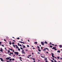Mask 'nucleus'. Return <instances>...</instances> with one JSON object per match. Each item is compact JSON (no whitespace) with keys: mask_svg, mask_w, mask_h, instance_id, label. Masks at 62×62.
Instances as JSON below:
<instances>
[{"mask_svg":"<svg viewBox=\"0 0 62 62\" xmlns=\"http://www.w3.org/2000/svg\"><path fill=\"white\" fill-rule=\"evenodd\" d=\"M41 57H42V58H44V57H45V55L44 54H41L40 55Z\"/></svg>","mask_w":62,"mask_h":62,"instance_id":"1","label":"nucleus"},{"mask_svg":"<svg viewBox=\"0 0 62 62\" xmlns=\"http://www.w3.org/2000/svg\"><path fill=\"white\" fill-rule=\"evenodd\" d=\"M14 53H15V54H16L17 55H18L19 54V53L18 52H15Z\"/></svg>","mask_w":62,"mask_h":62,"instance_id":"2","label":"nucleus"},{"mask_svg":"<svg viewBox=\"0 0 62 62\" xmlns=\"http://www.w3.org/2000/svg\"><path fill=\"white\" fill-rule=\"evenodd\" d=\"M0 52H2L3 51V49H2V48H0Z\"/></svg>","mask_w":62,"mask_h":62,"instance_id":"3","label":"nucleus"},{"mask_svg":"<svg viewBox=\"0 0 62 62\" xmlns=\"http://www.w3.org/2000/svg\"><path fill=\"white\" fill-rule=\"evenodd\" d=\"M19 42L20 43H23V44H26L25 43H24V42H23L19 41Z\"/></svg>","mask_w":62,"mask_h":62,"instance_id":"4","label":"nucleus"},{"mask_svg":"<svg viewBox=\"0 0 62 62\" xmlns=\"http://www.w3.org/2000/svg\"><path fill=\"white\" fill-rule=\"evenodd\" d=\"M52 57L54 58V54H53V53H52Z\"/></svg>","mask_w":62,"mask_h":62,"instance_id":"5","label":"nucleus"},{"mask_svg":"<svg viewBox=\"0 0 62 62\" xmlns=\"http://www.w3.org/2000/svg\"><path fill=\"white\" fill-rule=\"evenodd\" d=\"M41 43L42 45H44V42H41Z\"/></svg>","mask_w":62,"mask_h":62,"instance_id":"6","label":"nucleus"},{"mask_svg":"<svg viewBox=\"0 0 62 62\" xmlns=\"http://www.w3.org/2000/svg\"><path fill=\"white\" fill-rule=\"evenodd\" d=\"M1 43H2V42H0V46H3V47H4V46L3 45H1Z\"/></svg>","mask_w":62,"mask_h":62,"instance_id":"7","label":"nucleus"},{"mask_svg":"<svg viewBox=\"0 0 62 62\" xmlns=\"http://www.w3.org/2000/svg\"><path fill=\"white\" fill-rule=\"evenodd\" d=\"M0 59L1 61H3V59H2V58H0Z\"/></svg>","mask_w":62,"mask_h":62,"instance_id":"8","label":"nucleus"},{"mask_svg":"<svg viewBox=\"0 0 62 62\" xmlns=\"http://www.w3.org/2000/svg\"><path fill=\"white\" fill-rule=\"evenodd\" d=\"M16 47H16V49H17H17H18L19 47H18V46L17 45H16Z\"/></svg>","mask_w":62,"mask_h":62,"instance_id":"9","label":"nucleus"},{"mask_svg":"<svg viewBox=\"0 0 62 62\" xmlns=\"http://www.w3.org/2000/svg\"><path fill=\"white\" fill-rule=\"evenodd\" d=\"M59 47H60V48H62V45H59Z\"/></svg>","mask_w":62,"mask_h":62,"instance_id":"10","label":"nucleus"},{"mask_svg":"<svg viewBox=\"0 0 62 62\" xmlns=\"http://www.w3.org/2000/svg\"><path fill=\"white\" fill-rule=\"evenodd\" d=\"M37 47L38 48V49H40V48L39 47V46H37Z\"/></svg>","mask_w":62,"mask_h":62,"instance_id":"11","label":"nucleus"},{"mask_svg":"<svg viewBox=\"0 0 62 62\" xmlns=\"http://www.w3.org/2000/svg\"><path fill=\"white\" fill-rule=\"evenodd\" d=\"M9 59V58L8 57V58H6V59H8V60Z\"/></svg>","mask_w":62,"mask_h":62,"instance_id":"12","label":"nucleus"},{"mask_svg":"<svg viewBox=\"0 0 62 62\" xmlns=\"http://www.w3.org/2000/svg\"><path fill=\"white\" fill-rule=\"evenodd\" d=\"M9 42H10L9 43V44L10 45H11V41H9Z\"/></svg>","mask_w":62,"mask_h":62,"instance_id":"13","label":"nucleus"},{"mask_svg":"<svg viewBox=\"0 0 62 62\" xmlns=\"http://www.w3.org/2000/svg\"><path fill=\"white\" fill-rule=\"evenodd\" d=\"M23 48H25V46H23Z\"/></svg>","mask_w":62,"mask_h":62,"instance_id":"14","label":"nucleus"},{"mask_svg":"<svg viewBox=\"0 0 62 62\" xmlns=\"http://www.w3.org/2000/svg\"><path fill=\"white\" fill-rule=\"evenodd\" d=\"M12 60H13V61H14V60H15V59H14V58H12L11 59Z\"/></svg>","mask_w":62,"mask_h":62,"instance_id":"15","label":"nucleus"},{"mask_svg":"<svg viewBox=\"0 0 62 62\" xmlns=\"http://www.w3.org/2000/svg\"><path fill=\"white\" fill-rule=\"evenodd\" d=\"M38 43L37 42H35L34 43V44H37V43Z\"/></svg>","mask_w":62,"mask_h":62,"instance_id":"16","label":"nucleus"},{"mask_svg":"<svg viewBox=\"0 0 62 62\" xmlns=\"http://www.w3.org/2000/svg\"><path fill=\"white\" fill-rule=\"evenodd\" d=\"M9 53L10 54H12V55H13V53H11L10 52Z\"/></svg>","mask_w":62,"mask_h":62,"instance_id":"17","label":"nucleus"},{"mask_svg":"<svg viewBox=\"0 0 62 62\" xmlns=\"http://www.w3.org/2000/svg\"><path fill=\"white\" fill-rule=\"evenodd\" d=\"M57 52L58 53V52H59V53H60V50H59V51H57Z\"/></svg>","mask_w":62,"mask_h":62,"instance_id":"18","label":"nucleus"},{"mask_svg":"<svg viewBox=\"0 0 62 62\" xmlns=\"http://www.w3.org/2000/svg\"><path fill=\"white\" fill-rule=\"evenodd\" d=\"M44 59L45 60H47V58H45Z\"/></svg>","mask_w":62,"mask_h":62,"instance_id":"19","label":"nucleus"},{"mask_svg":"<svg viewBox=\"0 0 62 62\" xmlns=\"http://www.w3.org/2000/svg\"><path fill=\"white\" fill-rule=\"evenodd\" d=\"M13 46L14 47H15V46H16V45H13Z\"/></svg>","mask_w":62,"mask_h":62,"instance_id":"20","label":"nucleus"},{"mask_svg":"<svg viewBox=\"0 0 62 62\" xmlns=\"http://www.w3.org/2000/svg\"><path fill=\"white\" fill-rule=\"evenodd\" d=\"M38 51L39 52H40V51H41V50H40V49H38Z\"/></svg>","mask_w":62,"mask_h":62,"instance_id":"21","label":"nucleus"},{"mask_svg":"<svg viewBox=\"0 0 62 62\" xmlns=\"http://www.w3.org/2000/svg\"><path fill=\"white\" fill-rule=\"evenodd\" d=\"M50 48H52V47H53V46H50Z\"/></svg>","mask_w":62,"mask_h":62,"instance_id":"22","label":"nucleus"},{"mask_svg":"<svg viewBox=\"0 0 62 62\" xmlns=\"http://www.w3.org/2000/svg\"><path fill=\"white\" fill-rule=\"evenodd\" d=\"M9 50H11V51H12V48L9 49Z\"/></svg>","mask_w":62,"mask_h":62,"instance_id":"23","label":"nucleus"},{"mask_svg":"<svg viewBox=\"0 0 62 62\" xmlns=\"http://www.w3.org/2000/svg\"><path fill=\"white\" fill-rule=\"evenodd\" d=\"M8 53H10V50H8Z\"/></svg>","mask_w":62,"mask_h":62,"instance_id":"24","label":"nucleus"},{"mask_svg":"<svg viewBox=\"0 0 62 62\" xmlns=\"http://www.w3.org/2000/svg\"><path fill=\"white\" fill-rule=\"evenodd\" d=\"M20 48L21 49V50H23V48H22V47H20Z\"/></svg>","mask_w":62,"mask_h":62,"instance_id":"25","label":"nucleus"},{"mask_svg":"<svg viewBox=\"0 0 62 62\" xmlns=\"http://www.w3.org/2000/svg\"><path fill=\"white\" fill-rule=\"evenodd\" d=\"M55 49V48L54 47H53L52 48V49Z\"/></svg>","mask_w":62,"mask_h":62,"instance_id":"26","label":"nucleus"},{"mask_svg":"<svg viewBox=\"0 0 62 62\" xmlns=\"http://www.w3.org/2000/svg\"><path fill=\"white\" fill-rule=\"evenodd\" d=\"M50 45H52V43L51 42H50V43H49Z\"/></svg>","mask_w":62,"mask_h":62,"instance_id":"27","label":"nucleus"},{"mask_svg":"<svg viewBox=\"0 0 62 62\" xmlns=\"http://www.w3.org/2000/svg\"><path fill=\"white\" fill-rule=\"evenodd\" d=\"M18 51H20V49L19 48H18Z\"/></svg>","mask_w":62,"mask_h":62,"instance_id":"28","label":"nucleus"},{"mask_svg":"<svg viewBox=\"0 0 62 62\" xmlns=\"http://www.w3.org/2000/svg\"><path fill=\"white\" fill-rule=\"evenodd\" d=\"M14 42H13L12 43V44H14Z\"/></svg>","mask_w":62,"mask_h":62,"instance_id":"29","label":"nucleus"},{"mask_svg":"<svg viewBox=\"0 0 62 62\" xmlns=\"http://www.w3.org/2000/svg\"><path fill=\"white\" fill-rule=\"evenodd\" d=\"M32 59L33 60H35V59L34 58H32Z\"/></svg>","mask_w":62,"mask_h":62,"instance_id":"30","label":"nucleus"},{"mask_svg":"<svg viewBox=\"0 0 62 62\" xmlns=\"http://www.w3.org/2000/svg\"><path fill=\"white\" fill-rule=\"evenodd\" d=\"M11 60H12V59H9V61H11Z\"/></svg>","mask_w":62,"mask_h":62,"instance_id":"31","label":"nucleus"},{"mask_svg":"<svg viewBox=\"0 0 62 62\" xmlns=\"http://www.w3.org/2000/svg\"><path fill=\"white\" fill-rule=\"evenodd\" d=\"M4 41H5L7 42V40L6 39H4Z\"/></svg>","mask_w":62,"mask_h":62,"instance_id":"32","label":"nucleus"},{"mask_svg":"<svg viewBox=\"0 0 62 62\" xmlns=\"http://www.w3.org/2000/svg\"><path fill=\"white\" fill-rule=\"evenodd\" d=\"M13 55L14 56H13V57H15V55Z\"/></svg>","mask_w":62,"mask_h":62,"instance_id":"33","label":"nucleus"},{"mask_svg":"<svg viewBox=\"0 0 62 62\" xmlns=\"http://www.w3.org/2000/svg\"><path fill=\"white\" fill-rule=\"evenodd\" d=\"M27 47H29V45H27Z\"/></svg>","mask_w":62,"mask_h":62,"instance_id":"34","label":"nucleus"},{"mask_svg":"<svg viewBox=\"0 0 62 62\" xmlns=\"http://www.w3.org/2000/svg\"><path fill=\"white\" fill-rule=\"evenodd\" d=\"M24 52V50H23L22 51V52Z\"/></svg>","mask_w":62,"mask_h":62,"instance_id":"35","label":"nucleus"},{"mask_svg":"<svg viewBox=\"0 0 62 62\" xmlns=\"http://www.w3.org/2000/svg\"><path fill=\"white\" fill-rule=\"evenodd\" d=\"M46 49H47V48H44V50L45 51H46Z\"/></svg>","mask_w":62,"mask_h":62,"instance_id":"36","label":"nucleus"},{"mask_svg":"<svg viewBox=\"0 0 62 62\" xmlns=\"http://www.w3.org/2000/svg\"><path fill=\"white\" fill-rule=\"evenodd\" d=\"M57 58L58 59H60V58L59 57H58Z\"/></svg>","mask_w":62,"mask_h":62,"instance_id":"37","label":"nucleus"},{"mask_svg":"<svg viewBox=\"0 0 62 62\" xmlns=\"http://www.w3.org/2000/svg\"><path fill=\"white\" fill-rule=\"evenodd\" d=\"M29 56H31V54H30V55H28Z\"/></svg>","mask_w":62,"mask_h":62,"instance_id":"38","label":"nucleus"},{"mask_svg":"<svg viewBox=\"0 0 62 62\" xmlns=\"http://www.w3.org/2000/svg\"><path fill=\"white\" fill-rule=\"evenodd\" d=\"M20 46V44L19 43H18V46Z\"/></svg>","mask_w":62,"mask_h":62,"instance_id":"39","label":"nucleus"},{"mask_svg":"<svg viewBox=\"0 0 62 62\" xmlns=\"http://www.w3.org/2000/svg\"><path fill=\"white\" fill-rule=\"evenodd\" d=\"M20 46L21 47H22V45L21 44L20 45Z\"/></svg>","mask_w":62,"mask_h":62,"instance_id":"40","label":"nucleus"},{"mask_svg":"<svg viewBox=\"0 0 62 62\" xmlns=\"http://www.w3.org/2000/svg\"><path fill=\"white\" fill-rule=\"evenodd\" d=\"M20 39V38H17V39Z\"/></svg>","mask_w":62,"mask_h":62,"instance_id":"41","label":"nucleus"},{"mask_svg":"<svg viewBox=\"0 0 62 62\" xmlns=\"http://www.w3.org/2000/svg\"><path fill=\"white\" fill-rule=\"evenodd\" d=\"M54 50H56H56H57V49H56L55 48L54 49Z\"/></svg>","mask_w":62,"mask_h":62,"instance_id":"42","label":"nucleus"},{"mask_svg":"<svg viewBox=\"0 0 62 62\" xmlns=\"http://www.w3.org/2000/svg\"><path fill=\"white\" fill-rule=\"evenodd\" d=\"M22 53V54H25V52H23Z\"/></svg>","mask_w":62,"mask_h":62,"instance_id":"43","label":"nucleus"},{"mask_svg":"<svg viewBox=\"0 0 62 62\" xmlns=\"http://www.w3.org/2000/svg\"><path fill=\"white\" fill-rule=\"evenodd\" d=\"M44 43H47V42H46V41H45Z\"/></svg>","mask_w":62,"mask_h":62,"instance_id":"44","label":"nucleus"},{"mask_svg":"<svg viewBox=\"0 0 62 62\" xmlns=\"http://www.w3.org/2000/svg\"><path fill=\"white\" fill-rule=\"evenodd\" d=\"M19 59H22V57H20L19 58Z\"/></svg>","mask_w":62,"mask_h":62,"instance_id":"45","label":"nucleus"},{"mask_svg":"<svg viewBox=\"0 0 62 62\" xmlns=\"http://www.w3.org/2000/svg\"><path fill=\"white\" fill-rule=\"evenodd\" d=\"M54 62H56V60H55L54 61Z\"/></svg>","mask_w":62,"mask_h":62,"instance_id":"46","label":"nucleus"},{"mask_svg":"<svg viewBox=\"0 0 62 62\" xmlns=\"http://www.w3.org/2000/svg\"><path fill=\"white\" fill-rule=\"evenodd\" d=\"M52 45H53V46H54V44H52Z\"/></svg>","mask_w":62,"mask_h":62,"instance_id":"47","label":"nucleus"},{"mask_svg":"<svg viewBox=\"0 0 62 62\" xmlns=\"http://www.w3.org/2000/svg\"><path fill=\"white\" fill-rule=\"evenodd\" d=\"M37 54H40V53L39 52L37 53Z\"/></svg>","mask_w":62,"mask_h":62,"instance_id":"48","label":"nucleus"},{"mask_svg":"<svg viewBox=\"0 0 62 62\" xmlns=\"http://www.w3.org/2000/svg\"><path fill=\"white\" fill-rule=\"evenodd\" d=\"M13 41H15V42H16V41H15V40H13Z\"/></svg>","mask_w":62,"mask_h":62,"instance_id":"49","label":"nucleus"},{"mask_svg":"<svg viewBox=\"0 0 62 62\" xmlns=\"http://www.w3.org/2000/svg\"><path fill=\"white\" fill-rule=\"evenodd\" d=\"M13 52L14 53L15 52H14V50H13Z\"/></svg>","mask_w":62,"mask_h":62,"instance_id":"50","label":"nucleus"},{"mask_svg":"<svg viewBox=\"0 0 62 62\" xmlns=\"http://www.w3.org/2000/svg\"><path fill=\"white\" fill-rule=\"evenodd\" d=\"M28 41L29 42H30V41H29V40H28Z\"/></svg>","mask_w":62,"mask_h":62,"instance_id":"51","label":"nucleus"},{"mask_svg":"<svg viewBox=\"0 0 62 62\" xmlns=\"http://www.w3.org/2000/svg\"><path fill=\"white\" fill-rule=\"evenodd\" d=\"M28 51V50H27V49H26V51Z\"/></svg>","mask_w":62,"mask_h":62,"instance_id":"52","label":"nucleus"},{"mask_svg":"<svg viewBox=\"0 0 62 62\" xmlns=\"http://www.w3.org/2000/svg\"><path fill=\"white\" fill-rule=\"evenodd\" d=\"M41 49H42V47L41 46Z\"/></svg>","mask_w":62,"mask_h":62,"instance_id":"53","label":"nucleus"},{"mask_svg":"<svg viewBox=\"0 0 62 62\" xmlns=\"http://www.w3.org/2000/svg\"><path fill=\"white\" fill-rule=\"evenodd\" d=\"M32 55L34 54V53H32Z\"/></svg>","mask_w":62,"mask_h":62,"instance_id":"54","label":"nucleus"},{"mask_svg":"<svg viewBox=\"0 0 62 62\" xmlns=\"http://www.w3.org/2000/svg\"><path fill=\"white\" fill-rule=\"evenodd\" d=\"M28 58H29V56L27 57Z\"/></svg>","mask_w":62,"mask_h":62,"instance_id":"55","label":"nucleus"},{"mask_svg":"<svg viewBox=\"0 0 62 62\" xmlns=\"http://www.w3.org/2000/svg\"><path fill=\"white\" fill-rule=\"evenodd\" d=\"M55 46H57V45H55Z\"/></svg>","mask_w":62,"mask_h":62,"instance_id":"56","label":"nucleus"},{"mask_svg":"<svg viewBox=\"0 0 62 62\" xmlns=\"http://www.w3.org/2000/svg\"><path fill=\"white\" fill-rule=\"evenodd\" d=\"M53 60H54V58H53Z\"/></svg>","mask_w":62,"mask_h":62,"instance_id":"57","label":"nucleus"},{"mask_svg":"<svg viewBox=\"0 0 62 62\" xmlns=\"http://www.w3.org/2000/svg\"><path fill=\"white\" fill-rule=\"evenodd\" d=\"M33 49H35V48H33Z\"/></svg>","mask_w":62,"mask_h":62,"instance_id":"58","label":"nucleus"},{"mask_svg":"<svg viewBox=\"0 0 62 62\" xmlns=\"http://www.w3.org/2000/svg\"><path fill=\"white\" fill-rule=\"evenodd\" d=\"M54 48H56V46H54Z\"/></svg>","mask_w":62,"mask_h":62,"instance_id":"59","label":"nucleus"},{"mask_svg":"<svg viewBox=\"0 0 62 62\" xmlns=\"http://www.w3.org/2000/svg\"><path fill=\"white\" fill-rule=\"evenodd\" d=\"M14 39H15V38H14V37H12Z\"/></svg>","mask_w":62,"mask_h":62,"instance_id":"60","label":"nucleus"},{"mask_svg":"<svg viewBox=\"0 0 62 62\" xmlns=\"http://www.w3.org/2000/svg\"><path fill=\"white\" fill-rule=\"evenodd\" d=\"M9 61V62H12V61Z\"/></svg>","mask_w":62,"mask_h":62,"instance_id":"61","label":"nucleus"},{"mask_svg":"<svg viewBox=\"0 0 62 62\" xmlns=\"http://www.w3.org/2000/svg\"><path fill=\"white\" fill-rule=\"evenodd\" d=\"M20 60H21V61H22V60L21 59H20Z\"/></svg>","mask_w":62,"mask_h":62,"instance_id":"62","label":"nucleus"},{"mask_svg":"<svg viewBox=\"0 0 62 62\" xmlns=\"http://www.w3.org/2000/svg\"><path fill=\"white\" fill-rule=\"evenodd\" d=\"M54 58H56V57H54Z\"/></svg>","mask_w":62,"mask_h":62,"instance_id":"63","label":"nucleus"},{"mask_svg":"<svg viewBox=\"0 0 62 62\" xmlns=\"http://www.w3.org/2000/svg\"><path fill=\"white\" fill-rule=\"evenodd\" d=\"M9 62V61H7V62Z\"/></svg>","mask_w":62,"mask_h":62,"instance_id":"64","label":"nucleus"}]
</instances>
